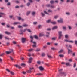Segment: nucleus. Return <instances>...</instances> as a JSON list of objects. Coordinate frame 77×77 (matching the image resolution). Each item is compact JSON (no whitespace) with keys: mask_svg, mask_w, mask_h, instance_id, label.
Segmentation results:
<instances>
[{"mask_svg":"<svg viewBox=\"0 0 77 77\" xmlns=\"http://www.w3.org/2000/svg\"><path fill=\"white\" fill-rule=\"evenodd\" d=\"M18 28H22V26H20V25H19L18 26Z\"/></svg>","mask_w":77,"mask_h":77,"instance_id":"603ef678","label":"nucleus"},{"mask_svg":"<svg viewBox=\"0 0 77 77\" xmlns=\"http://www.w3.org/2000/svg\"><path fill=\"white\" fill-rule=\"evenodd\" d=\"M34 38H35V39H38V37L36 35L34 36Z\"/></svg>","mask_w":77,"mask_h":77,"instance_id":"412c9836","label":"nucleus"},{"mask_svg":"<svg viewBox=\"0 0 77 77\" xmlns=\"http://www.w3.org/2000/svg\"><path fill=\"white\" fill-rule=\"evenodd\" d=\"M62 31L58 32V33L59 34V39H61V37L63 36L62 34Z\"/></svg>","mask_w":77,"mask_h":77,"instance_id":"7ed1b4c3","label":"nucleus"},{"mask_svg":"<svg viewBox=\"0 0 77 77\" xmlns=\"http://www.w3.org/2000/svg\"><path fill=\"white\" fill-rule=\"evenodd\" d=\"M48 58L49 59H52V58H53V57H51V56L50 55H49Z\"/></svg>","mask_w":77,"mask_h":77,"instance_id":"f704fd0d","label":"nucleus"},{"mask_svg":"<svg viewBox=\"0 0 77 77\" xmlns=\"http://www.w3.org/2000/svg\"><path fill=\"white\" fill-rule=\"evenodd\" d=\"M38 64H40L41 63V62L39 61H38L37 62Z\"/></svg>","mask_w":77,"mask_h":77,"instance_id":"bf43d9fd","label":"nucleus"},{"mask_svg":"<svg viewBox=\"0 0 77 77\" xmlns=\"http://www.w3.org/2000/svg\"><path fill=\"white\" fill-rule=\"evenodd\" d=\"M63 28L64 30H66V28L65 26H63Z\"/></svg>","mask_w":77,"mask_h":77,"instance_id":"b1692460","label":"nucleus"},{"mask_svg":"<svg viewBox=\"0 0 77 77\" xmlns=\"http://www.w3.org/2000/svg\"><path fill=\"white\" fill-rule=\"evenodd\" d=\"M18 19L19 20H21V18L20 17H18Z\"/></svg>","mask_w":77,"mask_h":77,"instance_id":"09e8293b","label":"nucleus"},{"mask_svg":"<svg viewBox=\"0 0 77 77\" xmlns=\"http://www.w3.org/2000/svg\"><path fill=\"white\" fill-rule=\"evenodd\" d=\"M41 14L42 17H45V14L42 12L41 13Z\"/></svg>","mask_w":77,"mask_h":77,"instance_id":"f3484780","label":"nucleus"},{"mask_svg":"<svg viewBox=\"0 0 77 77\" xmlns=\"http://www.w3.org/2000/svg\"><path fill=\"white\" fill-rule=\"evenodd\" d=\"M45 56V54L44 53H42V56Z\"/></svg>","mask_w":77,"mask_h":77,"instance_id":"3c124183","label":"nucleus"},{"mask_svg":"<svg viewBox=\"0 0 77 77\" xmlns=\"http://www.w3.org/2000/svg\"><path fill=\"white\" fill-rule=\"evenodd\" d=\"M66 14L67 15H69L71 13L69 12H66Z\"/></svg>","mask_w":77,"mask_h":77,"instance_id":"4be33fe9","label":"nucleus"},{"mask_svg":"<svg viewBox=\"0 0 77 77\" xmlns=\"http://www.w3.org/2000/svg\"><path fill=\"white\" fill-rule=\"evenodd\" d=\"M32 59H33V58L32 57H30L29 59V63H31L32 62Z\"/></svg>","mask_w":77,"mask_h":77,"instance_id":"1a4fd4ad","label":"nucleus"},{"mask_svg":"<svg viewBox=\"0 0 77 77\" xmlns=\"http://www.w3.org/2000/svg\"><path fill=\"white\" fill-rule=\"evenodd\" d=\"M5 24V23H1V24L2 26H4V25Z\"/></svg>","mask_w":77,"mask_h":77,"instance_id":"338daca9","label":"nucleus"},{"mask_svg":"<svg viewBox=\"0 0 77 77\" xmlns=\"http://www.w3.org/2000/svg\"><path fill=\"white\" fill-rule=\"evenodd\" d=\"M68 61L69 62H72V59H69V60H68Z\"/></svg>","mask_w":77,"mask_h":77,"instance_id":"de8ad7c7","label":"nucleus"},{"mask_svg":"<svg viewBox=\"0 0 77 77\" xmlns=\"http://www.w3.org/2000/svg\"><path fill=\"white\" fill-rule=\"evenodd\" d=\"M68 37H69L68 35H65V38H66V39H68Z\"/></svg>","mask_w":77,"mask_h":77,"instance_id":"cd10ccee","label":"nucleus"},{"mask_svg":"<svg viewBox=\"0 0 77 77\" xmlns=\"http://www.w3.org/2000/svg\"><path fill=\"white\" fill-rule=\"evenodd\" d=\"M33 44H34L32 45L33 47H36V43L35 42H32Z\"/></svg>","mask_w":77,"mask_h":77,"instance_id":"20e7f679","label":"nucleus"},{"mask_svg":"<svg viewBox=\"0 0 77 77\" xmlns=\"http://www.w3.org/2000/svg\"><path fill=\"white\" fill-rule=\"evenodd\" d=\"M47 46H43V48H47Z\"/></svg>","mask_w":77,"mask_h":77,"instance_id":"e2e57ef3","label":"nucleus"},{"mask_svg":"<svg viewBox=\"0 0 77 77\" xmlns=\"http://www.w3.org/2000/svg\"><path fill=\"white\" fill-rule=\"evenodd\" d=\"M23 27H27V26H28V25L27 24H24L23 25Z\"/></svg>","mask_w":77,"mask_h":77,"instance_id":"473e14b6","label":"nucleus"},{"mask_svg":"<svg viewBox=\"0 0 77 77\" xmlns=\"http://www.w3.org/2000/svg\"><path fill=\"white\" fill-rule=\"evenodd\" d=\"M63 51V49H61L60 50V51H59L58 52L59 53H62Z\"/></svg>","mask_w":77,"mask_h":77,"instance_id":"6ab92c4d","label":"nucleus"},{"mask_svg":"<svg viewBox=\"0 0 77 77\" xmlns=\"http://www.w3.org/2000/svg\"><path fill=\"white\" fill-rule=\"evenodd\" d=\"M0 15H6V14L5 13H3L0 12Z\"/></svg>","mask_w":77,"mask_h":77,"instance_id":"c9c22d12","label":"nucleus"},{"mask_svg":"<svg viewBox=\"0 0 77 77\" xmlns=\"http://www.w3.org/2000/svg\"><path fill=\"white\" fill-rule=\"evenodd\" d=\"M21 66H26V64L22 63L21 64Z\"/></svg>","mask_w":77,"mask_h":77,"instance_id":"393cba45","label":"nucleus"},{"mask_svg":"<svg viewBox=\"0 0 77 77\" xmlns=\"http://www.w3.org/2000/svg\"><path fill=\"white\" fill-rule=\"evenodd\" d=\"M14 51V50H13V49H10L9 51H6L5 52V53H6V54H9L10 53H12Z\"/></svg>","mask_w":77,"mask_h":77,"instance_id":"f03ea898","label":"nucleus"},{"mask_svg":"<svg viewBox=\"0 0 77 77\" xmlns=\"http://www.w3.org/2000/svg\"><path fill=\"white\" fill-rule=\"evenodd\" d=\"M68 27L69 29H70V30H71V26H68Z\"/></svg>","mask_w":77,"mask_h":77,"instance_id":"052dcab7","label":"nucleus"},{"mask_svg":"<svg viewBox=\"0 0 77 77\" xmlns=\"http://www.w3.org/2000/svg\"><path fill=\"white\" fill-rule=\"evenodd\" d=\"M75 66H76V63H75L73 67H74V68H75Z\"/></svg>","mask_w":77,"mask_h":77,"instance_id":"0e129e2a","label":"nucleus"},{"mask_svg":"<svg viewBox=\"0 0 77 77\" xmlns=\"http://www.w3.org/2000/svg\"><path fill=\"white\" fill-rule=\"evenodd\" d=\"M33 24L36 25L37 24V22H34L33 23Z\"/></svg>","mask_w":77,"mask_h":77,"instance_id":"864d4df0","label":"nucleus"},{"mask_svg":"<svg viewBox=\"0 0 77 77\" xmlns=\"http://www.w3.org/2000/svg\"><path fill=\"white\" fill-rule=\"evenodd\" d=\"M44 14H48V13H47V12L45 11H44Z\"/></svg>","mask_w":77,"mask_h":77,"instance_id":"c03bdc74","label":"nucleus"},{"mask_svg":"<svg viewBox=\"0 0 77 77\" xmlns=\"http://www.w3.org/2000/svg\"><path fill=\"white\" fill-rule=\"evenodd\" d=\"M48 32H46V37H48Z\"/></svg>","mask_w":77,"mask_h":77,"instance_id":"37998d69","label":"nucleus"},{"mask_svg":"<svg viewBox=\"0 0 77 77\" xmlns=\"http://www.w3.org/2000/svg\"><path fill=\"white\" fill-rule=\"evenodd\" d=\"M68 53H71L72 52V51L71 50H70V49H68Z\"/></svg>","mask_w":77,"mask_h":77,"instance_id":"5701e85b","label":"nucleus"},{"mask_svg":"<svg viewBox=\"0 0 77 77\" xmlns=\"http://www.w3.org/2000/svg\"><path fill=\"white\" fill-rule=\"evenodd\" d=\"M10 59H11V60H14V58H12V57L11 56H10Z\"/></svg>","mask_w":77,"mask_h":77,"instance_id":"e433bc0d","label":"nucleus"},{"mask_svg":"<svg viewBox=\"0 0 77 77\" xmlns=\"http://www.w3.org/2000/svg\"><path fill=\"white\" fill-rule=\"evenodd\" d=\"M57 29V26H55L54 27L52 28V30H55V29Z\"/></svg>","mask_w":77,"mask_h":77,"instance_id":"dca6fc26","label":"nucleus"},{"mask_svg":"<svg viewBox=\"0 0 77 77\" xmlns=\"http://www.w3.org/2000/svg\"><path fill=\"white\" fill-rule=\"evenodd\" d=\"M66 65L67 66H71V64H70V63H66Z\"/></svg>","mask_w":77,"mask_h":77,"instance_id":"6e6552de","label":"nucleus"},{"mask_svg":"<svg viewBox=\"0 0 77 77\" xmlns=\"http://www.w3.org/2000/svg\"><path fill=\"white\" fill-rule=\"evenodd\" d=\"M51 23L53 24H56V22H51Z\"/></svg>","mask_w":77,"mask_h":77,"instance_id":"2f4dec72","label":"nucleus"},{"mask_svg":"<svg viewBox=\"0 0 77 77\" xmlns=\"http://www.w3.org/2000/svg\"><path fill=\"white\" fill-rule=\"evenodd\" d=\"M56 37H54L52 38V40L54 41V40H56Z\"/></svg>","mask_w":77,"mask_h":77,"instance_id":"4c0bfd02","label":"nucleus"},{"mask_svg":"<svg viewBox=\"0 0 77 77\" xmlns=\"http://www.w3.org/2000/svg\"><path fill=\"white\" fill-rule=\"evenodd\" d=\"M39 69L40 71H43V70H44V68H43L42 66L39 67Z\"/></svg>","mask_w":77,"mask_h":77,"instance_id":"ddd939ff","label":"nucleus"},{"mask_svg":"<svg viewBox=\"0 0 77 77\" xmlns=\"http://www.w3.org/2000/svg\"><path fill=\"white\" fill-rule=\"evenodd\" d=\"M58 23H63V19L62 18L60 19V20H58Z\"/></svg>","mask_w":77,"mask_h":77,"instance_id":"423d86ee","label":"nucleus"},{"mask_svg":"<svg viewBox=\"0 0 77 77\" xmlns=\"http://www.w3.org/2000/svg\"><path fill=\"white\" fill-rule=\"evenodd\" d=\"M51 49L52 50H55V48L54 47H52Z\"/></svg>","mask_w":77,"mask_h":77,"instance_id":"8fccbe9b","label":"nucleus"},{"mask_svg":"<svg viewBox=\"0 0 77 77\" xmlns=\"http://www.w3.org/2000/svg\"><path fill=\"white\" fill-rule=\"evenodd\" d=\"M5 54V53H3L0 55V56H2L3 55H4Z\"/></svg>","mask_w":77,"mask_h":77,"instance_id":"5fc2aeb1","label":"nucleus"},{"mask_svg":"<svg viewBox=\"0 0 77 77\" xmlns=\"http://www.w3.org/2000/svg\"><path fill=\"white\" fill-rule=\"evenodd\" d=\"M69 42H71V43H74V41H69Z\"/></svg>","mask_w":77,"mask_h":77,"instance_id":"4d7b16f0","label":"nucleus"},{"mask_svg":"<svg viewBox=\"0 0 77 77\" xmlns=\"http://www.w3.org/2000/svg\"><path fill=\"white\" fill-rule=\"evenodd\" d=\"M10 74H12V75H14V72L12 71L10 72Z\"/></svg>","mask_w":77,"mask_h":77,"instance_id":"72a5a7b5","label":"nucleus"},{"mask_svg":"<svg viewBox=\"0 0 77 77\" xmlns=\"http://www.w3.org/2000/svg\"><path fill=\"white\" fill-rule=\"evenodd\" d=\"M2 36H3L2 35H0V39H2Z\"/></svg>","mask_w":77,"mask_h":77,"instance_id":"79ce46f5","label":"nucleus"},{"mask_svg":"<svg viewBox=\"0 0 77 77\" xmlns=\"http://www.w3.org/2000/svg\"><path fill=\"white\" fill-rule=\"evenodd\" d=\"M6 71H8V72H10V71L8 69H6Z\"/></svg>","mask_w":77,"mask_h":77,"instance_id":"6e6d98bb","label":"nucleus"},{"mask_svg":"<svg viewBox=\"0 0 77 77\" xmlns=\"http://www.w3.org/2000/svg\"><path fill=\"white\" fill-rule=\"evenodd\" d=\"M75 42L76 45L77 44V41H75Z\"/></svg>","mask_w":77,"mask_h":77,"instance_id":"774afa93","label":"nucleus"},{"mask_svg":"<svg viewBox=\"0 0 77 77\" xmlns=\"http://www.w3.org/2000/svg\"><path fill=\"white\" fill-rule=\"evenodd\" d=\"M32 15H33V16H34V15H35L36 14V13L35 12H32Z\"/></svg>","mask_w":77,"mask_h":77,"instance_id":"aec40b11","label":"nucleus"},{"mask_svg":"<svg viewBox=\"0 0 77 77\" xmlns=\"http://www.w3.org/2000/svg\"><path fill=\"white\" fill-rule=\"evenodd\" d=\"M27 30L28 31V32H31V31H30V30L29 29H28Z\"/></svg>","mask_w":77,"mask_h":77,"instance_id":"69168bd1","label":"nucleus"},{"mask_svg":"<svg viewBox=\"0 0 77 77\" xmlns=\"http://www.w3.org/2000/svg\"><path fill=\"white\" fill-rule=\"evenodd\" d=\"M30 12H31V11H28L26 13V15H28L29 14H30Z\"/></svg>","mask_w":77,"mask_h":77,"instance_id":"a211bd4d","label":"nucleus"},{"mask_svg":"<svg viewBox=\"0 0 77 77\" xmlns=\"http://www.w3.org/2000/svg\"><path fill=\"white\" fill-rule=\"evenodd\" d=\"M59 56L60 57H63L64 56V55L63 54H60Z\"/></svg>","mask_w":77,"mask_h":77,"instance_id":"a878e982","label":"nucleus"},{"mask_svg":"<svg viewBox=\"0 0 77 77\" xmlns=\"http://www.w3.org/2000/svg\"><path fill=\"white\" fill-rule=\"evenodd\" d=\"M30 3L29 2H28L26 4V5L27 6H29L30 5Z\"/></svg>","mask_w":77,"mask_h":77,"instance_id":"58836bf2","label":"nucleus"},{"mask_svg":"<svg viewBox=\"0 0 77 77\" xmlns=\"http://www.w3.org/2000/svg\"><path fill=\"white\" fill-rule=\"evenodd\" d=\"M22 41L23 43H24L26 41V39L24 38H22Z\"/></svg>","mask_w":77,"mask_h":77,"instance_id":"0eeeda50","label":"nucleus"},{"mask_svg":"<svg viewBox=\"0 0 77 77\" xmlns=\"http://www.w3.org/2000/svg\"><path fill=\"white\" fill-rule=\"evenodd\" d=\"M48 12H52V11L51 10H48Z\"/></svg>","mask_w":77,"mask_h":77,"instance_id":"13d9d810","label":"nucleus"},{"mask_svg":"<svg viewBox=\"0 0 77 77\" xmlns=\"http://www.w3.org/2000/svg\"><path fill=\"white\" fill-rule=\"evenodd\" d=\"M33 50V49H29V50H28V51H32V50Z\"/></svg>","mask_w":77,"mask_h":77,"instance_id":"ea45409f","label":"nucleus"},{"mask_svg":"<svg viewBox=\"0 0 77 77\" xmlns=\"http://www.w3.org/2000/svg\"><path fill=\"white\" fill-rule=\"evenodd\" d=\"M4 33L6 35H11V33L8 31L5 32Z\"/></svg>","mask_w":77,"mask_h":77,"instance_id":"f8f14e48","label":"nucleus"},{"mask_svg":"<svg viewBox=\"0 0 77 77\" xmlns=\"http://www.w3.org/2000/svg\"><path fill=\"white\" fill-rule=\"evenodd\" d=\"M30 69L27 71V72H28L29 73H30V72H32V71L31 70L32 69H33V68L30 67Z\"/></svg>","mask_w":77,"mask_h":77,"instance_id":"39448f33","label":"nucleus"},{"mask_svg":"<svg viewBox=\"0 0 77 77\" xmlns=\"http://www.w3.org/2000/svg\"><path fill=\"white\" fill-rule=\"evenodd\" d=\"M58 17H59V16H58V15H56L54 17V18H55V19H56Z\"/></svg>","mask_w":77,"mask_h":77,"instance_id":"c85d7f7f","label":"nucleus"},{"mask_svg":"<svg viewBox=\"0 0 77 77\" xmlns=\"http://www.w3.org/2000/svg\"><path fill=\"white\" fill-rule=\"evenodd\" d=\"M36 75H42V74H41L40 73H37L36 74Z\"/></svg>","mask_w":77,"mask_h":77,"instance_id":"c756f323","label":"nucleus"},{"mask_svg":"<svg viewBox=\"0 0 77 77\" xmlns=\"http://www.w3.org/2000/svg\"><path fill=\"white\" fill-rule=\"evenodd\" d=\"M20 24V22H14L13 24L14 25H17V24Z\"/></svg>","mask_w":77,"mask_h":77,"instance_id":"4468645a","label":"nucleus"},{"mask_svg":"<svg viewBox=\"0 0 77 77\" xmlns=\"http://www.w3.org/2000/svg\"><path fill=\"white\" fill-rule=\"evenodd\" d=\"M54 3V1L53 0H51L50 1V3H51V4H53V3Z\"/></svg>","mask_w":77,"mask_h":77,"instance_id":"bb28decb","label":"nucleus"},{"mask_svg":"<svg viewBox=\"0 0 77 77\" xmlns=\"http://www.w3.org/2000/svg\"><path fill=\"white\" fill-rule=\"evenodd\" d=\"M40 49L38 48L36 50V51H40Z\"/></svg>","mask_w":77,"mask_h":77,"instance_id":"a18cd8bd","label":"nucleus"},{"mask_svg":"<svg viewBox=\"0 0 77 77\" xmlns=\"http://www.w3.org/2000/svg\"><path fill=\"white\" fill-rule=\"evenodd\" d=\"M5 39H7L8 40H9V38L8 37H5Z\"/></svg>","mask_w":77,"mask_h":77,"instance_id":"7c9ffc66","label":"nucleus"},{"mask_svg":"<svg viewBox=\"0 0 77 77\" xmlns=\"http://www.w3.org/2000/svg\"><path fill=\"white\" fill-rule=\"evenodd\" d=\"M66 47H70V48H71V47H72V46H71V45H66Z\"/></svg>","mask_w":77,"mask_h":77,"instance_id":"9b49d317","label":"nucleus"},{"mask_svg":"<svg viewBox=\"0 0 77 77\" xmlns=\"http://www.w3.org/2000/svg\"><path fill=\"white\" fill-rule=\"evenodd\" d=\"M44 34L43 33H40L39 34V36H45Z\"/></svg>","mask_w":77,"mask_h":77,"instance_id":"9d476101","label":"nucleus"},{"mask_svg":"<svg viewBox=\"0 0 77 77\" xmlns=\"http://www.w3.org/2000/svg\"><path fill=\"white\" fill-rule=\"evenodd\" d=\"M10 5H11V3L9 2H8L7 4V6H9Z\"/></svg>","mask_w":77,"mask_h":77,"instance_id":"49530a36","label":"nucleus"},{"mask_svg":"<svg viewBox=\"0 0 77 77\" xmlns=\"http://www.w3.org/2000/svg\"><path fill=\"white\" fill-rule=\"evenodd\" d=\"M62 70H63V69H61L58 70L60 74L63 75V76H66V74H65L64 72H62Z\"/></svg>","mask_w":77,"mask_h":77,"instance_id":"f257e3e1","label":"nucleus"},{"mask_svg":"<svg viewBox=\"0 0 77 77\" xmlns=\"http://www.w3.org/2000/svg\"><path fill=\"white\" fill-rule=\"evenodd\" d=\"M15 66H16V67H17V68H21V67L18 65H15Z\"/></svg>","mask_w":77,"mask_h":77,"instance_id":"2eb2a0df","label":"nucleus"},{"mask_svg":"<svg viewBox=\"0 0 77 77\" xmlns=\"http://www.w3.org/2000/svg\"><path fill=\"white\" fill-rule=\"evenodd\" d=\"M50 7H51V8H55V6H54L53 5H51Z\"/></svg>","mask_w":77,"mask_h":77,"instance_id":"a19ab883","label":"nucleus"},{"mask_svg":"<svg viewBox=\"0 0 77 77\" xmlns=\"http://www.w3.org/2000/svg\"><path fill=\"white\" fill-rule=\"evenodd\" d=\"M10 44V43L9 42H7L6 43V44H7V45H9Z\"/></svg>","mask_w":77,"mask_h":77,"instance_id":"680f3d73","label":"nucleus"}]
</instances>
